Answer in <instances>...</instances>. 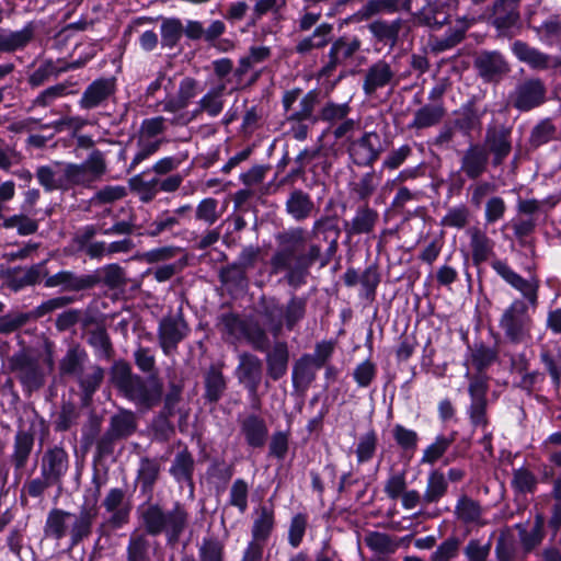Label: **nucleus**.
<instances>
[{"instance_id": "nucleus-1", "label": "nucleus", "mask_w": 561, "mask_h": 561, "mask_svg": "<svg viewBox=\"0 0 561 561\" xmlns=\"http://www.w3.org/2000/svg\"><path fill=\"white\" fill-rule=\"evenodd\" d=\"M491 267L524 297V299L512 300L503 309L497 323L502 337L505 343L511 345L527 344L533 340L535 322L531 311H535L538 306L539 283L535 278H524L504 260H493Z\"/></svg>"}, {"instance_id": "nucleus-2", "label": "nucleus", "mask_w": 561, "mask_h": 561, "mask_svg": "<svg viewBox=\"0 0 561 561\" xmlns=\"http://www.w3.org/2000/svg\"><path fill=\"white\" fill-rule=\"evenodd\" d=\"M107 172L105 153L92 150L81 163L55 161L36 169V179L46 192L69 191L76 186L92 188Z\"/></svg>"}, {"instance_id": "nucleus-3", "label": "nucleus", "mask_w": 561, "mask_h": 561, "mask_svg": "<svg viewBox=\"0 0 561 561\" xmlns=\"http://www.w3.org/2000/svg\"><path fill=\"white\" fill-rule=\"evenodd\" d=\"M278 249L271 257L274 273H286V279L293 287L306 283L310 267L321 255L318 244H310L307 252L300 250L306 243V231L301 227L289 228L276 236Z\"/></svg>"}, {"instance_id": "nucleus-4", "label": "nucleus", "mask_w": 561, "mask_h": 561, "mask_svg": "<svg viewBox=\"0 0 561 561\" xmlns=\"http://www.w3.org/2000/svg\"><path fill=\"white\" fill-rule=\"evenodd\" d=\"M142 530L152 537L163 536L168 547L179 545L191 526V513L181 502L167 507L159 501L148 500L136 510Z\"/></svg>"}, {"instance_id": "nucleus-5", "label": "nucleus", "mask_w": 561, "mask_h": 561, "mask_svg": "<svg viewBox=\"0 0 561 561\" xmlns=\"http://www.w3.org/2000/svg\"><path fill=\"white\" fill-rule=\"evenodd\" d=\"M114 379L124 396L140 408L150 409L161 400L162 385L133 374L126 363L116 364Z\"/></svg>"}, {"instance_id": "nucleus-6", "label": "nucleus", "mask_w": 561, "mask_h": 561, "mask_svg": "<svg viewBox=\"0 0 561 561\" xmlns=\"http://www.w3.org/2000/svg\"><path fill=\"white\" fill-rule=\"evenodd\" d=\"M167 130V118L156 116L141 122L135 140V148L127 167L130 173L154 156L168 140L162 136Z\"/></svg>"}, {"instance_id": "nucleus-7", "label": "nucleus", "mask_w": 561, "mask_h": 561, "mask_svg": "<svg viewBox=\"0 0 561 561\" xmlns=\"http://www.w3.org/2000/svg\"><path fill=\"white\" fill-rule=\"evenodd\" d=\"M41 199V191L32 187L23 192L20 213L3 218L2 227L15 229L19 236H31L38 231L39 222L53 213L51 208L37 207Z\"/></svg>"}, {"instance_id": "nucleus-8", "label": "nucleus", "mask_w": 561, "mask_h": 561, "mask_svg": "<svg viewBox=\"0 0 561 561\" xmlns=\"http://www.w3.org/2000/svg\"><path fill=\"white\" fill-rule=\"evenodd\" d=\"M93 481L96 483L95 489L90 491L89 495H85L84 502L79 507L78 513H71L69 534L71 547L78 546L92 535L93 526L98 519V502L101 493V484L96 477L93 479Z\"/></svg>"}, {"instance_id": "nucleus-9", "label": "nucleus", "mask_w": 561, "mask_h": 561, "mask_svg": "<svg viewBox=\"0 0 561 561\" xmlns=\"http://www.w3.org/2000/svg\"><path fill=\"white\" fill-rule=\"evenodd\" d=\"M319 103V92L310 90L302 94L301 89L295 88L285 91L282 96V104L287 122L309 121L316 123L318 121L314 111Z\"/></svg>"}, {"instance_id": "nucleus-10", "label": "nucleus", "mask_w": 561, "mask_h": 561, "mask_svg": "<svg viewBox=\"0 0 561 561\" xmlns=\"http://www.w3.org/2000/svg\"><path fill=\"white\" fill-rule=\"evenodd\" d=\"M190 327L185 321L182 310L163 316L157 329L158 343L165 356H171L178 351L179 344L186 339Z\"/></svg>"}, {"instance_id": "nucleus-11", "label": "nucleus", "mask_w": 561, "mask_h": 561, "mask_svg": "<svg viewBox=\"0 0 561 561\" xmlns=\"http://www.w3.org/2000/svg\"><path fill=\"white\" fill-rule=\"evenodd\" d=\"M381 137L376 131H365L348 141L346 151L351 161L357 167H373L385 151Z\"/></svg>"}, {"instance_id": "nucleus-12", "label": "nucleus", "mask_w": 561, "mask_h": 561, "mask_svg": "<svg viewBox=\"0 0 561 561\" xmlns=\"http://www.w3.org/2000/svg\"><path fill=\"white\" fill-rule=\"evenodd\" d=\"M488 380L483 376H473L470 378L468 393L470 404L467 408V414L473 428H480L486 432L490 421L488 415Z\"/></svg>"}, {"instance_id": "nucleus-13", "label": "nucleus", "mask_w": 561, "mask_h": 561, "mask_svg": "<svg viewBox=\"0 0 561 561\" xmlns=\"http://www.w3.org/2000/svg\"><path fill=\"white\" fill-rule=\"evenodd\" d=\"M10 368L24 389L30 392L44 385L45 373L41 367L39 359L25 352L14 354L10 358Z\"/></svg>"}, {"instance_id": "nucleus-14", "label": "nucleus", "mask_w": 561, "mask_h": 561, "mask_svg": "<svg viewBox=\"0 0 561 561\" xmlns=\"http://www.w3.org/2000/svg\"><path fill=\"white\" fill-rule=\"evenodd\" d=\"M117 89L115 77H102L93 80L82 92L78 105L83 111L105 107L114 98Z\"/></svg>"}, {"instance_id": "nucleus-15", "label": "nucleus", "mask_w": 561, "mask_h": 561, "mask_svg": "<svg viewBox=\"0 0 561 561\" xmlns=\"http://www.w3.org/2000/svg\"><path fill=\"white\" fill-rule=\"evenodd\" d=\"M546 93L547 89L541 79H526L516 85L511 94V101L515 108L527 112L543 104Z\"/></svg>"}, {"instance_id": "nucleus-16", "label": "nucleus", "mask_w": 561, "mask_h": 561, "mask_svg": "<svg viewBox=\"0 0 561 561\" xmlns=\"http://www.w3.org/2000/svg\"><path fill=\"white\" fill-rule=\"evenodd\" d=\"M226 91V83L220 82L211 87L198 101L197 108L193 112L192 116L187 114L176 115L171 123L173 125H187L192 119L201 114L206 113L210 117H217L224 110L225 100L224 94Z\"/></svg>"}, {"instance_id": "nucleus-17", "label": "nucleus", "mask_w": 561, "mask_h": 561, "mask_svg": "<svg viewBox=\"0 0 561 561\" xmlns=\"http://www.w3.org/2000/svg\"><path fill=\"white\" fill-rule=\"evenodd\" d=\"M69 470V456L65 448H47L41 459V474L56 484L60 483Z\"/></svg>"}, {"instance_id": "nucleus-18", "label": "nucleus", "mask_w": 561, "mask_h": 561, "mask_svg": "<svg viewBox=\"0 0 561 561\" xmlns=\"http://www.w3.org/2000/svg\"><path fill=\"white\" fill-rule=\"evenodd\" d=\"M474 68L479 76L488 82L499 81L510 71L508 62L504 56L496 50L480 51L474 58Z\"/></svg>"}, {"instance_id": "nucleus-19", "label": "nucleus", "mask_w": 561, "mask_h": 561, "mask_svg": "<svg viewBox=\"0 0 561 561\" xmlns=\"http://www.w3.org/2000/svg\"><path fill=\"white\" fill-rule=\"evenodd\" d=\"M362 46V42L357 37L336 39L330 47L328 53V61L320 70L321 77H331L339 65L344 64L352 58Z\"/></svg>"}, {"instance_id": "nucleus-20", "label": "nucleus", "mask_w": 561, "mask_h": 561, "mask_svg": "<svg viewBox=\"0 0 561 561\" xmlns=\"http://www.w3.org/2000/svg\"><path fill=\"white\" fill-rule=\"evenodd\" d=\"M512 51L520 62L528 65L534 70H547L561 67L560 59L545 54L523 41H515L512 44Z\"/></svg>"}, {"instance_id": "nucleus-21", "label": "nucleus", "mask_w": 561, "mask_h": 561, "mask_svg": "<svg viewBox=\"0 0 561 561\" xmlns=\"http://www.w3.org/2000/svg\"><path fill=\"white\" fill-rule=\"evenodd\" d=\"M149 536L145 530L130 534L126 546V561H159L157 553L160 545Z\"/></svg>"}, {"instance_id": "nucleus-22", "label": "nucleus", "mask_w": 561, "mask_h": 561, "mask_svg": "<svg viewBox=\"0 0 561 561\" xmlns=\"http://www.w3.org/2000/svg\"><path fill=\"white\" fill-rule=\"evenodd\" d=\"M391 84H396V71L386 60L380 59L366 69L363 80L366 95H373L377 90Z\"/></svg>"}, {"instance_id": "nucleus-23", "label": "nucleus", "mask_w": 561, "mask_h": 561, "mask_svg": "<svg viewBox=\"0 0 561 561\" xmlns=\"http://www.w3.org/2000/svg\"><path fill=\"white\" fill-rule=\"evenodd\" d=\"M489 151L480 144H470L460 159V171L470 180H478L488 170Z\"/></svg>"}, {"instance_id": "nucleus-24", "label": "nucleus", "mask_w": 561, "mask_h": 561, "mask_svg": "<svg viewBox=\"0 0 561 561\" xmlns=\"http://www.w3.org/2000/svg\"><path fill=\"white\" fill-rule=\"evenodd\" d=\"M236 371L239 381L245 386L251 394L255 396L262 379L261 359L253 354L242 353L239 356V365Z\"/></svg>"}, {"instance_id": "nucleus-25", "label": "nucleus", "mask_w": 561, "mask_h": 561, "mask_svg": "<svg viewBox=\"0 0 561 561\" xmlns=\"http://www.w3.org/2000/svg\"><path fill=\"white\" fill-rule=\"evenodd\" d=\"M126 493L123 489H111L103 500V506L111 513L108 524L114 528H121L128 523L130 506L125 502Z\"/></svg>"}, {"instance_id": "nucleus-26", "label": "nucleus", "mask_w": 561, "mask_h": 561, "mask_svg": "<svg viewBox=\"0 0 561 561\" xmlns=\"http://www.w3.org/2000/svg\"><path fill=\"white\" fill-rule=\"evenodd\" d=\"M240 433L245 443L252 448H262L268 435V428L263 417L249 414L239 420Z\"/></svg>"}, {"instance_id": "nucleus-27", "label": "nucleus", "mask_w": 561, "mask_h": 561, "mask_svg": "<svg viewBox=\"0 0 561 561\" xmlns=\"http://www.w3.org/2000/svg\"><path fill=\"white\" fill-rule=\"evenodd\" d=\"M36 31L34 22L26 23L21 30L0 28V53H13L26 47Z\"/></svg>"}, {"instance_id": "nucleus-28", "label": "nucleus", "mask_w": 561, "mask_h": 561, "mask_svg": "<svg viewBox=\"0 0 561 561\" xmlns=\"http://www.w3.org/2000/svg\"><path fill=\"white\" fill-rule=\"evenodd\" d=\"M95 279L88 274L78 275L71 271H60L45 279V287H61L62 290L80 291L91 289Z\"/></svg>"}, {"instance_id": "nucleus-29", "label": "nucleus", "mask_w": 561, "mask_h": 561, "mask_svg": "<svg viewBox=\"0 0 561 561\" xmlns=\"http://www.w3.org/2000/svg\"><path fill=\"white\" fill-rule=\"evenodd\" d=\"M411 0H369L357 12L360 20H369L379 14H393L400 11L411 12Z\"/></svg>"}, {"instance_id": "nucleus-30", "label": "nucleus", "mask_w": 561, "mask_h": 561, "mask_svg": "<svg viewBox=\"0 0 561 561\" xmlns=\"http://www.w3.org/2000/svg\"><path fill=\"white\" fill-rule=\"evenodd\" d=\"M71 523V512L53 508L48 512L44 525V535L54 540H61L69 537Z\"/></svg>"}, {"instance_id": "nucleus-31", "label": "nucleus", "mask_w": 561, "mask_h": 561, "mask_svg": "<svg viewBox=\"0 0 561 561\" xmlns=\"http://www.w3.org/2000/svg\"><path fill=\"white\" fill-rule=\"evenodd\" d=\"M447 24H449L447 32L442 36L434 37L432 41V48L437 53L448 50L458 45L470 26L469 21L465 18H459L453 23L448 21Z\"/></svg>"}, {"instance_id": "nucleus-32", "label": "nucleus", "mask_w": 561, "mask_h": 561, "mask_svg": "<svg viewBox=\"0 0 561 561\" xmlns=\"http://www.w3.org/2000/svg\"><path fill=\"white\" fill-rule=\"evenodd\" d=\"M285 209L294 220L304 221L311 216L314 203L308 193L296 188L290 192L285 203Z\"/></svg>"}, {"instance_id": "nucleus-33", "label": "nucleus", "mask_w": 561, "mask_h": 561, "mask_svg": "<svg viewBox=\"0 0 561 561\" xmlns=\"http://www.w3.org/2000/svg\"><path fill=\"white\" fill-rule=\"evenodd\" d=\"M88 277L95 279L92 284V288L99 284H103L110 289H117L127 284L125 270L117 263L106 264L103 267L89 273Z\"/></svg>"}, {"instance_id": "nucleus-34", "label": "nucleus", "mask_w": 561, "mask_h": 561, "mask_svg": "<svg viewBox=\"0 0 561 561\" xmlns=\"http://www.w3.org/2000/svg\"><path fill=\"white\" fill-rule=\"evenodd\" d=\"M446 114L443 102L430 103L420 107L414 113L413 119L409 123V129H425L440 123Z\"/></svg>"}, {"instance_id": "nucleus-35", "label": "nucleus", "mask_w": 561, "mask_h": 561, "mask_svg": "<svg viewBox=\"0 0 561 561\" xmlns=\"http://www.w3.org/2000/svg\"><path fill=\"white\" fill-rule=\"evenodd\" d=\"M34 447V433L19 430L14 436L11 461L15 471L25 468Z\"/></svg>"}, {"instance_id": "nucleus-36", "label": "nucleus", "mask_w": 561, "mask_h": 561, "mask_svg": "<svg viewBox=\"0 0 561 561\" xmlns=\"http://www.w3.org/2000/svg\"><path fill=\"white\" fill-rule=\"evenodd\" d=\"M289 352L286 342H276L266 355L267 374L273 380H278L287 373Z\"/></svg>"}, {"instance_id": "nucleus-37", "label": "nucleus", "mask_w": 561, "mask_h": 561, "mask_svg": "<svg viewBox=\"0 0 561 561\" xmlns=\"http://www.w3.org/2000/svg\"><path fill=\"white\" fill-rule=\"evenodd\" d=\"M274 525L275 516L273 508L267 506L260 507L252 524V540L250 542H256L263 548L274 529Z\"/></svg>"}, {"instance_id": "nucleus-38", "label": "nucleus", "mask_w": 561, "mask_h": 561, "mask_svg": "<svg viewBox=\"0 0 561 561\" xmlns=\"http://www.w3.org/2000/svg\"><path fill=\"white\" fill-rule=\"evenodd\" d=\"M467 233L470 238L472 262L478 266L491 256L494 243L486 232L478 227L469 228Z\"/></svg>"}, {"instance_id": "nucleus-39", "label": "nucleus", "mask_w": 561, "mask_h": 561, "mask_svg": "<svg viewBox=\"0 0 561 561\" xmlns=\"http://www.w3.org/2000/svg\"><path fill=\"white\" fill-rule=\"evenodd\" d=\"M485 145L493 154V164L500 165L504 159L510 154L512 146L510 135L507 131L495 128L489 129L485 135Z\"/></svg>"}, {"instance_id": "nucleus-40", "label": "nucleus", "mask_w": 561, "mask_h": 561, "mask_svg": "<svg viewBox=\"0 0 561 561\" xmlns=\"http://www.w3.org/2000/svg\"><path fill=\"white\" fill-rule=\"evenodd\" d=\"M419 23L431 27L432 30H440L448 23V15L445 11V4L442 1H428L416 14Z\"/></svg>"}, {"instance_id": "nucleus-41", "label": "nucleus", "mask_w": 561, "mask_h": 561, "mask_svg": "<svg viewBox=\"0 0 561 561\" xmlns=\"http://www.w3.org/2000/svg\"><path fill=\"white\" fill-rule=\"evenodd\" d=\"M378 220V213L367 205L357 208L354 218L345 222V231L350 236L370 233Z\"/></svg>"}, {"instance_id": "nucleus-42", "label": "nucleus", "mask_w": 561, "mask_h": 561, "mask_svg": "<svg viewBox=\"0 0 561 561\" xmlns=\"http://www.w3.org/2000/svg\"><path fill=\"white\" fill-rule=\"evenodd\" d=\"M195 468V460L193 455L185 448L179 451L170 467V474L179 483L193 484V473Z\"/></svg>"}, {"instance_id": "nucleus-43", "label": "nucleus", "mask_w": 561, "mask_h": 561, "mask_svg": "<svg viewBox=\"0 0 561 561\" xmlns=\"http://www.w3.org/2000/svg\"><path fill=\"white\" fill-rule=\"evenodd\" d=\"M455 515L463 524L485 525L482 518L483 510L478 501L462 495L455 506Z\"/></svg>"}, {"instance_id": "nucleus-44", "label": "nucleus", "mask_w": 561, "mask_h": 561, "mask_svg": "<svg viewBox=\"0 0 561 561\" xmlns=\"http://www.w3.org/2000/svg\"><path fill=\"white\" fill-rule=\"evenodd\" d=\"M332 25L321 23L316 27L311 35L301 38L296 45V51L306 55L313 49H320L327 46L331 39Z\"/></svg>"}, {"instance_id": "nucleus-45", "label": "nucleus", "mask_w": 561, "mask_h": 561, "mask_svg": "<svg viewBox=\"0 0 561 561\" xmlns=\"http://www.w3.org/2000/svg\"><path fill=\"white\" fill-rule=\"evenodd\" d=\"M137 427L136 416L130 411H121L111 417L106 436L110 439H121L130 436Z\"/></svg>"}, {"instance_id": "nucleus-46", "label": "nucleus", "mask_w": 561, "mask_h": 561, "mask_svg": "<svg viewBox=\"0 0 561 561\" xmlns=\"http://www.w3.org/2000/svg\"><path fill=\"white\" fill-rule=\"evenodd\" d=\"M401 27V19H396L391 22L376 20L368 25V30L373 36L377 41L390 45V47H393L397 44Z\"/></svg>"}, {"instance_id": "nucleus-47", "label": "nucleus", "mask_w": 561, "mask_h": 561, "mask_svg": "<svg viewBox=\"0 0 561 561\" xmlns=\"http://www.w3.org/2000/svg\"><path fill=\"white\" fill-rule=\"evenodd\" d=\"M226 206L214 197L203 198L195 208V219L207 227L215 225L225 214Z\"/></svg>"}, {"instance_id": "nucleus-48", "label": "nucleus", "mask_w": 561, "mask_h": 561, "mask_svg": "<svg viewBox=\"0 0 561 561\" xmlns=\"http://www.w3.org/2000/svg\"><path fill=\"white\" fill-rule=\"evenodd\" d=\"M448 482L445 474L434 470L428 474L426 489L422 495L425 505L437 503L447 493Z\"/></svg>"}, {"instance_id": "nucleus-49", "label": "nucleus", "mask_w": 561, "mask_h": 561, "mask_svg": "<svg viewBox=\"0 0 561 561\" xmlns=\"http://www.w3.org/2000/svg\"><path fill=\"white\" fill-rule=\"evenodd\" d=\"M160 462L157 459L141 458L137 470V481L142 492H151L160 474Z\"/></svg>"}, {"instance_id": "nucleus-50", "label": "nucleus", "mask_w": 561, "mask_h": 561, "mask_svg": "<svg viewBox=\"0 0 561 561\" xmlns=\"http://www.w3.org/2000/svg\"><path fill=\"white\" fill-rule=\"evenodd\" d=\"M316 363L311 355L301 356L293 367V383L295 387H307L316 377Z\"/></svg>"}, {"instance_id": "nucleus-51", "label": "nucleus", "mask_w": 561, "mask_h": 561, "mask_svg": "<svg viewBox=\"0 0 561 561\" xmlns=\"http://www.w3.org/2000/svg\"><path fill=\"white\" fill-rule=\"evenodd\" d=\"M88 354L79 346L70 347L60 362V371L64 375L78 377L82 374L83 365L87 362Z\"/></svg>"}, {"instance_id": "nucleus-52", "label": "nucleus", "mask_w": 561, "mask_h": 561, "mask_svg": "<svg viewBox=\"0 0 561 561\" xmlns=\"http://www.w3.org/2000/svg\"><path fill=\"white\" fill-rule=\"evenodd\" d=\"M129 186L142 203H150L159 194L158 176L146 180L142 174H136L129 180Z\"/></svg>"}, {"instance_id": "nucleus-53", "label": "nucleus", "mask_w": 561, "mask_h": 561, "mask_svg": "<svg viewBox=\"0 0 561 561\" xmlns=\"http://www.w3.org/2000/svg\"><path fill=\"white\" fill-rule=\"evenodd\" d=\"M307 299L294 296L286 306H283L284 325L288 331L299 323L306 314Z\"/></svg>"}, {"instance_id": "nucleus-54", "label": "nucleus", "mask_w": 561, "mask_h": 561, "mask_svg": "<svg viewBox=\"0 0 561 561\" xmlns=\"http://www.w3.org/2000/svg\"><path fill=\"white\" fill-rule=\"evenodd\" d=\"M497 186L495 183L485 180H474L467 188L469 196V203L474 208H480L482 204L486 202L489 197L494 195Z\"/></svg>"}, {"instance_id": "nucleus-55", "label": "nucleus", "mask_w": 561, "mask_h": 561, "mask_svg": "<svg viewBox=\"0 0 561 561\" xmlns=\"http://www.w3.org/2000/svg\"><path fill=\"white\" fill-rule=\"evenodd\" d=\"M226 390V380L221 370L211 366L205 377V397L210 402H217Z\"/></svg>"}, {"instance_id": "nucleus-56", "label": "nucleus", "mask_w": 561, "mask_h": 561, "mask_svg": "<svg viewBox=\"0 0 561 561\" xmlns=\"http://www.w3.org/2000/svg\"><path fill=\"white\" fill-rule=\"evenodd\" d=\"M364 542L371 551L379 554H391L398 548V543L390 535L379 531H368Z\"/></svg>"}, {"instance_id": "nucleus-57", "label": "nucleus", "mask_w": 561, "mask_h": 561, "mask_svg": "<svg viewBox=\"0 0 561 561\" xmlns=\"http://www.w3.org/2000/svg\"><path fill=\"white\" fill-rule=\"evenodd\" d=\"M352 112V107L348 102L336 103L334 101H328L323 104L319 111L318 119L334 126L339 121L346 118Z\"/></svg>"}, {"instance_id": "nucleus-58", "label": "nucleus", "mask_w": 561, "mask_h": 561, "mask_svg": "<svg viewBox=\"0 0 561 561\" xmlns=\"http://www.w3.org/2000/svg\"><path fill=\"white\" fill-rule=\"evenodd\" d=\"M188 159L187 151H179L173 156H165L158 159L151 167V171L159 178L170 175L176 171Z\"/></svg>"}, {"instance_id": "nucleus-59", "label": "nucleus", "mask_w": 561, "mask_h": 561, "mask_svg": "<svg viewBox=\"0 0 561 561\" xmlns=\"http://www.w3.org/2000/svg\"><path fill=\"white\" fill-rule=\"evenodd\" d=\"M183 34V24L176 18L164 19L161 23L162 47L173 48L178 45Z\"/></svg>"}, {"instance_id": "nucleus-60", "label": "nucleus", "mask_w": 561, "mask_h": 561, "mask_svg": "<svg viewBox=\"0 0 561 561\" xmlns=\"http://www.w3.org/2000/svg\"><path fill=\"white\" fill-rule=\"evenodd\" d=\"M249 483L243 479H237L230 486L228 504L237 507L240 514H244L248 510Z\"/></svg>"}, {"instance_id": "nucleus-61", "label": "nucleus", "mask_w": 561, "mask_h": 561, "mask_svg": "<svg viewBox=\"0 0 561 561\" xmlns=\"http://www.w3.org/2000/svg\"><path fill=\"white\" fill-rule=\"evenodd\" d=\"M378 436L374 430L363 434L356 445L355 454L358 463H364L373 459L377 450Z\"/></svg>"}, {"instance_id": "nucleus-62", "label": "nucleus", "mask_w": 561, "mask_h": 561, "mask_svg": "<svg viewBox=\"0 0 561 561\" xmlns=\"http://www.w3.org/2000/svg\"><path fill=\"white\" fill-rule=\"evenodd\" d=\"M187 265V256L182 254L172 263L162 264L153 270H149L148 274H152L154 279L159 283L170 280L173 276L180 274Z\"/></svg>"}, {"instance_id": "nucleus-63", "label": "nucleus", "mask_w": 561, "mask_h": 561, "mask_svg": "<svg viewBox=\"0 0 561 561\" xmlns=\"http://www.w3.org/2000/svg\"><path fill=\"white\" fill-rule=\"evenodd\" d=\"M249 343L257 351H266L268 347V337L265 330L259 324V322L248 319L244 335Z\"/></svg>"}, {"instance_id": "nucleus-64", "label": "nucleus", "mask_w": 561, "mask_h": 561, "mask_svg": "<svg viewBox=\"0 0 561 561\" xmlns=\"http://www.w3.org/2000/svg\"><path fill=\"white\" fill-rule=\"evenodd\" d=\"M470 211L466 205L450 207L440 220V226L462 229L469 222Z\"/></svg>"}]
</instances>
